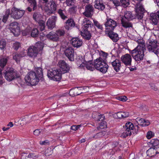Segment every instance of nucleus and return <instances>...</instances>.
I'll return each instance as SVG.
<instances>
[{
    "mask_svg": "<svg viewBox=\"0 0 159 159\" xmlns=\"http://www.w3.org/2000/svg\"><path fill=\"white\" fill-rule=\"evenodd\" d=\"M35 72L30 71L28 72L25 78V82L28 85H35L40 80H42L43 73L42 69L37 67L35 69Z\"/></svg>",
    "mask_w": 159,
    "mask_h": 159,
    "instance_id": "nucleus-1",
    "label": "nucleus"
},
{
    "mask_svg": "<svg viewBox=\"0 0 159 159\" xmlns=\"http://www.w3.org/2000/svg\"><path fill=\"white\" fill-rule=\"evenodd\" d=\"M43 43L41 42H38L35 45L30 46L28 49L27 52L28 55L30 57L34 58L36 57L39 51L43 50Z\"/></svg>",
    "mask_w": 159,
    "mask_h": 159,
    "instance_id": "nucleus-2",
    "label": "nucleus"
},
{
    "mask_svg": "<svg viewBox=\"0 0 159 159\" xmlns=\"http://www.w3.org/2000/svg\"><path fill=\"white\" fill-rule=\"evenodd\" d=\"M134 17L130 11H126L125 12L124 16L121 17V22L122 26L124 28H127L132 27V23L130 20H132Z\"/></svg>",
    "mask_w": 159,
    "mask_h": 159,
    "instance_id": "nucleus-3",
    "label": "nucleus"
},
{
    "mask_svg": "<svg viewBox=\"0 0 159 159\" xmlns=\"http://www.w3.org/2000/svg\"><path fill=\"white\" fill-rule=\"evenodd\" d=\"M84 57L78 56L77 58V64L80 68H83L85 66L88 70L93 71L94 69L92 62L91 60L87 61L84 59Z\"/></svg>",
    "mask_w": 159,
    "mask_h": 159,
    "instance_id": "nucleus-4",
    "label": "nucleus"
},
{
    "mask_svg": "<svg viewBox=\"0 0 159 159\" xmlns=\"http://www.w3.org/2000/svg\"><path fill=\"white\" fill-rule=\"evenodd\" d=\"M147 46L149 52L157 55L159 54V43L157 41L149 39L147 42Z\"/></svg>",
    "mask_w": 159,
    "mask_h": 159,
    "instance_id": "nucleus-5",
    "label": "nucleus"
},
{
    "mask_svg": "<svg viewBox=\"0 0 159 159\" xmlns=\"http://www.w3.org/2000/svg\"><path fill=\"white\" fill-rule=\"evenodd\" d=\"M3 74L5 79L9 82L15 79L17 76L16 71L11 67L7 68L3 71Z\"/></svg>",
    "mask_w": 159,
    "mask_h": 159,
    "instance_id": "nucleus-6",
    "label": "nucleus"
},
{
    "mask_svg": "<svg viewBox=\"0 0 159 159\" xmlns=\"http://www.w3.org/2000/svg\"><path fill=\"white\" fill-rule=\"evenodd\" d=\"M57 8V5L55 1L52 0L45 4L44 10L47 14L50 15L55 12Z\"/></svg>",
    "mask_w": 159,
    "mask_h": 159,
    "instance_id": "nucleus-7",
    "label": "nucleus"
},
{
    "mask_svg": "<svg viewBox=\"0 0 159 159\" xmlns=\"http://www.w3.org/2000/svg\"><path fill=\"white\" fill-rule=\"evenodd\" d=\"M48 78H50L51 80L57 81L61 80V75L58 70L56 69L48 71Z\"/></svg>",
    "mask_w": 159,
    "mask_h": 159,
    "instance_id": "nucleus-8",
    "label": "nucleus"
},
{
    "mask_svg": "<svg viewBox=\"0 0 159 159\" xmlns=\"http://www.w3.org/2000/svg\"><path fill=\"white\" fill-rule=\"evenodd\" d=\"M25 13L24 10L13 7L11 9V16L15 19H18L20 18L23 16Z\"/></svg>",
    "mask_w": 159,
    "mask_h": 159,
    "instance_id": "nucleus-9",
    "label": "nucleus"
},
{
    "mask_svg": "<svg viewBox=\"0 0 159 159\" xmlns=\"http://www.w3.org/2000/svg\"><path fill=\"white\" fill-rule=\"evenodd\" d=\"M137 42L138 43L137 46L129 52L131 54L135 53L136 51L140 50L142 51H145L146 50L145 42L143 39L139 40H137Z\"/></svg>",
    "mask_w": 159,
    "mask_h": 159,
    "instance_id": "nucleus-10",
    "label": "nucleus"
},
{
    "mask_svg": "<svg viewBox=\"0 0 159 159\" xmlns=\"http://www.w3.org/2000/svg\"><path fill=\"white\" fill-rule=\"evenodd\" d=\"M105 25L106 29L111 31L113 30L117 26V23L114 20L107 17Z\"/></svg>",
    "mask_w": 159,
    "mask_h": 159,
    "instance_id": "nucleus-11",
    "label": "nucleus"
},
{
    "mask_svg": "<svg viewBox=\"0 0 159 159\" xmlns=\"http://www.w3.org/2000/svg\"><path fill=\"white\" fill-rule=\"evenodd\" d=\"M89 91V88L88 87H77V89L71 90L70 93H74L72 96H75L81 93H85Z\"/></svg>",
    "mask_w": 159,
    "mask_h": 159,
    "instance_id": "nucleus-12",
    "label": "nucleus"
},
{
    "mask_svg": "<svg viewBox=\"0 0 159 159\" xmlns=\"http://www.w3.org/2000/svg\"><path fill=\"white\" fill-rule=\"evenodd\" d=\"M10 29L11 32L15 36H18L20 33V28L18 23L16 22H14L10 24Z\"/></svg>",
    "mask_w": 159,
    "mask_h": 159,
    "instance_id": "nucleus-13",
    "label": "nucleus"
},
{
    "mask_svg": "<svg viewBox=\"0 0 159 159\" xmlns=\"http://www.w3.org/2000/svg\"><path fill=\"white\" fill-rule=\"evenodd\" d=\"M74 49L72 47L66 48L64 51L65 55L70 61H74Z\"/></svg>",
    "mask_w": 159,
    "mask_h": 159,
    "instance_id": "nucleus-14",
    "label": "nucleus"
},
{
    "mask_svg": "<svg viewBox=\"0 0 159 159\" xmlns=\"http://www.w3.org/2000/svg\"><path fill=\"white\" fill-rule=\"evenodd\" d=\"M58 65L60 71L62 73L68 72L70 70L69 66L63 60L60 61Z\"/></svg>",
    "mask_w": 159,
    "mask_h": 159,
    "instance_id": "nucleus-15",
    "label": "nucleus"
},
{
    "mask_svg": "<svg viewBox=\"0 0 159 159\" xmlns=\"http://www.w3.org/2000/svg\"><path fill=\"white\" fill-rule=\"evenodd\" d=\"M94 9L93 6L89 4L85 7V11L83 14L87 17H91L93 14Z\"/></svg>",
    "mask_w": 159,
    "mask_h": 159,
    "instance_id": "nucleus-16",
    "label": "nucleus"
},
{
    "mask_svg": "<svg viewBox=\"0 0 159 159\" xmlns=\"http://www.w3.org/2000/svg\"><path fill=\"white\" fill-rule=\"evenodd\" d=\"M125 130L127 131V134L128 135H131L132 133L133 134L136 133L135 130L134 129L135 128L133 124L131 122H127L125 126H124Z\"/></svg>",
    "mask_w": 159,
    "mask_h": 159,
    "instance_id": "nucleus-17",
    "label": "nucleus"
},
{
    "mask_svg": "<svg viewBox=\"0 0 159 159\" xmlns=\"http://www.w3.org/2000/svg\"><path fill=\"white\" fill-rule=\"evenodd\" d=\"M57 18L56 16H52L48 19L46 24L48 29L52 30L55 27Z\"/></svg>",
    "mask_w": 159,
    "mask_h": 159,
    "instance_id": "nucleus-18",
    "label": "nucleus"
},
{
    "mask_svg": "<svg viewBox=\"0 0 159 159\" xmlns=\"http://www.w3.org/2000/svg\"><path fill=\"white\" fill-rule=\"evenodd\" d=\"M122 62L126 66H130L131 65L132 57L129 54H126L121 57Z\"/></svg>",
    "mask_w": 159,
    "mask_h": 159,
    "instance_id": "nucleus-19",
    "label": "nucleus"
},
{
    "mask_svg": "<svg viewBox=\"0 0 159 159\" xmlns=\"http://www.w3.org/2000/svg\"><path fill=\"white\" fill-rule=\"evenodd\" d=\"M105 34L109 37L114 42H117L119 39V37L118 34L111 31H105Z\"/></svg>",
    "mask_w": 159,
    "mask_h": 159,
    "instance_id": "nucleus-20",
    "label": "nucleus"
},
{
    "mask_svg": "<svg viewBox=\"0 0 159 159\" xmlns=\"http://www.w3.org/2000/svg\"><path fill=\"white\" fill-rule=\"evenodd\" d=\"M144 52L140 50L136 51V54L134 55V54H132V56L136 61L139 62L143 60Z\"/></svg>",
    "mask_w": 159,
    "mask_h": 159,
    "instance_id": "nucleus-21",
    "label": "nucleus"
},
{
    "mask_svg": "<svg viewBox=\"0 0 159 159\" xmlns=\"http://www.w3.org/2000/svg\"><path fill=\"white\" fill-rule=\"evenodd\" d=\"M107 64L105 60L103 59L102 57H99L94 61V66L95 68L101 66H104Z\"/></svg>",
    "mask_w": 159,
    "mask_h": 159,
    "instance_id": "nucleus-22",
    "label": "nucleus"
},
{
    "mask_svg": "<svg viewBox=\"0 0 159 159\" xmlns=\"http://www.w3.org/2000/svg\"><path fill=\"white\" fill-rule=\"evenodd\" d=\"M94 3V7L96 9L102 11L105 8V6L103 3V0H95Z\"/></svg>",
    "mask_w": 159,
    "mask_h": 159,
    "instance_id": "nucleus-23",
    "label": "nucleus"
},
{
    "mask_svg": "<svg viewBox=\"0 0 159 159\" xmlns=\"http://www.w3.org/2000/svg\"><path fill=\"white\" fill-rule=\"evenodd\" d=\"M75 23L74 20L71 18L68 19L65 22L64 26L65 29L69 30L75 27Z\"/></svg>",
    "mask_w": 159,
    "mask_h": 159,
    "instance_id": "nucleus-24",
    "label": "nucleus"
},
{
    "mask_svg": "<svg viewBox=\"0 0 159 159\" xmlns=\"http://www.w3.org/2000/svg\"><path fill=\"white\" fill-rule=\"evenodd\" d=\"M80 34L82 37L86 40H89L92 37L90 31L87 29H83L80 31Z\"/></svg>",
    "mask_w": 159,
    "mask_h": 159,
    "instance_id": "nucleus-25",
    "label": "nucleus"
},
{
    "mask_svg": "<svg viewBox=\"0 0 159 159\" xmlns=\"http://www.w3.org/2000/svg\"><path fill=\"white\" fill-rule=\"evenodd\" d=\"M83 29H87L89 27L93 26V24L92 22L88 18H84L83 20L82 24Z\"/></svg>",
    "mask_w": 159,
    "mask_h": 159,
    "instance_id": "nucleus-26",
    "label": "nucleus"
},
{
    "mask_svg": "<svg viewBox=\"0 0 159 159\" xmlns=\"http://www.w3.org/2000/svg\"><path fill=\"white\" fill-rule=\"evenodd\" d=\"M111 64L114 69L116 72H118L120 70L121 66L120 61L118 59H115L114 61L111 62Z\"/></svg>",
    "mask_w": 159,
    "mask_h": 159,
    "instance_id": "nucleus-27",
    "label": "nucleus"
},
{
    "mask_svg": "<svg viewBox=\"0 0 159 159\" xmlns=\"http://www.w3.org/2000/svg\"><path fill=\"white\" fill-rule=\"evenodd\" d=\"M71 43L74 47L79 48L82 45V41L79 38H73L71 39Z\"/></svg>",
    "mask_w": 159,
    "mask_h": 159,
    "instance_id": "nucleus-28",
    "label": "nucleus"
},
{
    "mask_svg": "<svg viewBox=\"0 0 159 159\" xmlns=\"http://www.w3.org/2000/svg\"><path fill=\"white\" fill-rule=\"evenodd\" d=\"M46 36L48 39L53 41H57L59 39V37L56 33L53 31L50 32Z\"/></svg>",
    "mask_w": 159,
    "mask_h": 159,
    "instance_id": "nucleus-29",
    "label": "nucleus"
},
{
    "mask_svg": "<svg viewBox=\"0 0 159 159\" xmlns=\"http://www.w3.org/2000/svg\"><path fill=\"white\" fill-rule=\"evenodd\" d=\"M129 116V113L127 112L119 111L114 114V116L115 118L119 119L126 118L128 117Z\"/></svg>",
    "mask_w": 159,
    "mask_h": 159,
    "instance_id": "nucleus-30",
    "label": "nucleus"
},
{
    "mask_svg": "<svg viewBox=\"0 0 159 159\" xmlns=\"http://www.w3.org/2000/svg\"><path fill=\"white\" fill-rule=\"evenodd\" d=\"M147 155L152 157L158 154L156 147H152L149 148L146 152Z\"/></svg>",
    "mask_w": 159,
    "mask_h": 159,
    "instance_id": "nucleus-31",
    "label": "nucleus"
},
{
    "mask_svg": "<svg viewBox=\"0 0 159 159\" xmlns=\"http://www.w3.org/2000/svg\"><path fill=\"white\" fill-rule=\"evenodd\" d=\"M92 117L95 120L98 121H102L104 119V116L103 115L100 114L98 113L93 114Z\"/></svg>",
    "mask_w": 159,
    "mask_h": 159,
    "instance_id": "nucleus-32",
    "label": "nucleus"
},
{
    "mask_svg": "<svg viewBox=\"0 0 159 159\" xmlns=\"http://www.w3.org/2000/svg\"><path fill=\"white\" fill-rule=\"evenodd\" d=\"M57 12L62 19L64 20L67 18L66 15V12L65 9H59L57 11Z\"/></svg>",
    "mask_w": 159,
    "mask_h": 159,
    "instance_id": "nucleus-33",
    "label": "nucleus"
},
{
    "mask_svg": "<svg viewBox=\"0 0 159 159\" xmlns=\"http://www.w3.org/2000/svg\"><path fill=\"white\" fill-rule=\"evenodd\" d=\"M25 54L24 52H21L19 54H16L13 56V59L17 62L20 61V59L25 57Z\"/></svg>",
    "mask_w": 159,
    "mask_h": 159,
    "instance_id": "nucleus-34",
    "label": "nucleus"
},
{
    "mask_svg": "<svg viewBox=\"0 0 159 159\" xmlns=\"http://www.w3.org/2000/svg\"><path fill=\"white\" fill-rule=\"evenodd\" d=\"M34 20L36 22H38L42 20V16L39 12H35L33 15Z\"/></svg>",
    "mask_w": 159,
    "mask_h": 159,
    "instance_id": "nucleus-35",
    "label": "nucleus"
},
{
    "mask_svg": "<svg viewBox=\"0 0 159 159\" xmlns=\"http://www.w3.org/2000/svg\"><path fill=\"white\" fill-rule=\"evenodd\" d=\"M135 10V12L139 11L144 12V9L141 2H139L136 5Z\"/></svg>",
    "mask_w": 159,
    "mask_h": 159,
    "instance_id": "nucleus-36",
    "label": "nucleus"
},
{
    "mask_svg": "<svg viewBox=\"0 0 159 159\" xmlns=\"http://www.w3.org/2000/svg\"><path fill=\"white\" fill-rule=\"evenodd\" d=\"M150 19L154 25L157 24L158 18L156 13H151L150 14Z\"/></svg>",
    "mask_w": 159,
    "mask_h": 159,
    "instance_id": "nucleus-37",
    "label": "nucleus"
},
{
    "mask_svg": "<svg viewBox=\"0 0 159 159\" xmlns=\"http://www.w3.org/2000/svg\"><path fill=\"white\" fill-rule=\"evenodd\" d=\"M108 67L109 66L108 65L106 64L105 65V66H101L96 68V69L102 73L104 74L107 72Z\"/></svg>",
    "mask_w": 159,
    "mask_h": 159,
    "instance_id": "nucleus-38",
    "label": "nucleus"
},
{
    "mask_svg": "<svg viewBox=\"0 0 159 159\" xmlns=\"http://www.w3.org/2000/svg\"><path fill=\"white\" fill-rule=\"evenodd\" d=\"M11 13L10 9H8L6 10L5 11V14L3 16V18L2 19V21L4 23L6 22L10 15H11Z\"/></svg>",
    "mask_w": 159,
    "mask_h": 159,
    "instance_id": "nucleus-39",
    "label": "nucleus"
},
{
    "mask_svg": "<svg viewBox=\"0 0 159 159\" xmlns=\"http://www.w3.org/2000/svg\"><path fill=\"white\" fill-rule=\"evenodd\" d=\"M139 123L140 125L142 126H145L149 125L150 123L149 120H146L143 119H141L139 120Z\"/></svg>",
    "mask_w": 159,
    "mask_h": 159,
    "instance_id": "nucleus-40",
    "label": "nucleus"
},
{
    "mask_svg": "<svg viewBox=\"0 0 159 159\" xmlns=\"http://www.w3.org/2000/svg\"><path fill=\"white\" fill-rule=\"evenodd\" d=\"M7 59L6 58H2L0 59V66L3 68L6 65L7 62Z\"/></svg>",
    "mask_w": 159,
    "mask_h": 159,
    "instance_id": "nucleus-41",
    "label": "nucleus"
},
{
    "mask_svg": "<svg viewBox=\"0 0 159 159\" xmlns=\"http://www.w3.org/2000/svg\"><path fill=\"white\" fill-rule=\"evenodd\" d=\"M39 34V31L36 28L33 29L32 30H31L30 35L32 37H37L38 36Z\"/></svg>",
    "mask_w": 159,
    "mask_h": 159,
    "instance_id": "nucleus-42",
    "label": "nucleus"
},
{
    "mask_svg": "<svg viewBox=\"0 0 159 159\" xmlns=\"http://www.w3.org/2000/svg\"><path fill=\"white\" fill-rule=\"evenodd\" d=\"M121 5L125 7H126L129 5V0H120Z\"/></svg>",
    "mask_w": 159,
    "mask_h": 159,
    "instance_id": "nucleus-43",
    "label": "nucleus"
},
{
    "mask_svg": "<svg viewBox=\"0 0 159 159\" xmlns=\"http://www.w3.org/2000/svg\"><path fill=\"white\" fill-rule=\"evenodd\" d=\"M6 42L4 39L0 40V48L2 50H4L6 48Z\"/></svg>",
    "mask_w": 159,
    "mask_h": 159,
    "instance_id": "nucleus-44",
    "label": "nucleus"
},
{
    "mask_svg": "<svg viewBox=\"0 0 159 159\" xmlns=\"http://www.w3.org/2000/svg\"><path fill=\"white\" fill-rule=\"evenodd\" d=\"M150 143L153 146V147H156L159 144V140L157 139H152Z\"/></svg>",
    "mask_w": 159,
    "mask_h": 159,
    "instance_id": "nucleus-45",
    "label": "nucleus"
},
{
    "mask_svg": "<svg viewBox=\"0 0 159 159\" xmlns=\"http://www.w3.org/2000/svg\"><path fill=\"white\" fill-rule=\"evenodd\" d=\"M107 127V123L104 121H102L100 123L99 126L97 127V129L99 130V129H103Z\"/></svg>",
    "mask_w": 159,
    "mask_h": 159,
    "instance_id": "nucleus-46",
    "label": "nucleus"
},
{
    "mask_svg": "<svg viewBox=\"0 0 159 159\" xmlns=\"http://www.w3.org/2000/svg\"><path fill=\"white\" fill-rule=\"evenodd\" d=\"M39 25V28L41 31L45 29V24L44 21L42 20L38 22Z\"/></svg>",
    "mask_w": 159,
    "mask_h": 159,
    "instance_id": "nucleus-47",
    "label": "nucleus"
},
{
    "mask_svg": "<svg viewBox=\"0 0 159 159\" xmlns=\"http://www.w3.org/2000/svg\"><path fill=\"white\" fill-rule=\"evenodd\" d=\"M28 1L30 3L31 7H33V10H35L37 7V4L35 0H28Z\"/></svg>",
    "mask_w": 159,
    "mask_h": 159,
    "instance_id": "nucleus-48",
    "label": "nucleus"
},
{
    "mask_svg": "<svg viewBox=\"0 0 159 159\" xmlns=\"http://www.w3.org/2000/svg\"><path fill=\"white\" fill-rule=\"evenodd\" d=\"M105 134L106 133L105 131L100 132L97 133L93 136V137L96 139L102 137L104 136Z\"/></svg>",
    "mask_w": 159,
    "mask_h": 159,
    "instance_id": "nucleus-49",
    "label": "nucleus"
},
{
    "mask_svg": "<svg viewBox=\"0 0 159 159\" xmlns=\"http://www.w3.org/2000/svg\"><path fill=\"white\" fill-rule=\"evenodd\" d=\"M143 12H136V18L138 19H141L143 16Z\"/></svg>",
    "mask_w": 159,
    "mask_h": 159,
    "instance_id": "nucleus-50",
    "label": "nucleus"
},
{
    "mask_svg": "<svg viewBox=\"0 0 159 159\" xmlns=\"http://www.w3.org/2000/svg\"><path fill=\"white\" fill-rule=\"evenodd\" d=\"M30 29V28L29 27L23 30L22 32L23 35L26 36L30 34L31 30Z\"/></svg>",
    "mask_w": 159,
    "mask_h": 159,
    "instance_id": "nucleus-51",
    "label": "nucleus"
},
{
    "mask_svg": "<svg viewBox=\"0 0 159 159\" xmlns=\"http://www.w3.org/2000/svg\"><path fill=\"white\" fill-rule=\"evenodd\" d=\"M94 25L98 29L102 30V25L100 24L97 20H93Z\"/></svg>",
    "mask_w": 159,
    "mask_h": 159,
    "instance_id": "nucleus-52",
    "label": "nucleus"
},
{
    "mask_svg": "<svg viewBox=\"0 0 159 159\" xmlns=\"http://www.w3.org/2000/svg\"><path fill=\"white\" fill-rule=\"evenodd\" d=\"M56 33L59 37V36H63L65 34V31L63 30H58L56 31Z\"/></svg>",
    "mask_w": 159,
    "mask_h": 159,
    "instance_id": "nucleus-53",
    "label": "nucleus"
},
{
    "mask_svg": "<svg viewBox=\"0 0 159 159\" xmlns=\"http://www.w3.org/2000/svg\"><path fill=\"white\" fill-rule=\"evenodd\" d=\"M20 47V43L18 42H15L13 45V48L16 50H18Z\"/></svg>",
    "mask_w": 159,
    "mask_h": 159,
    "instance_id": "nucleus-54",
    "label": "nucleus"
},
{
    "mask_svg": "<svg viewBox=\"0 0 159 159\" xmlns=\"http://www.w3.org/2000/svg\"><path fill=\"white\" fill-rule=\"evenodd\" d=\"M111 2L116 7L119 6L121 5L120 1L119 2L117 0H110Z\"/></svg>",
    "mask_w": 159,
    "mask_h": 159,
    "instance_id": "nucleus-55",
    "label": "nucleus"
},
{
    "mask_svg": "<svg viewBox=\"0 0 159 159\" xmlns=\"http://www.w3.org/2000/svg\"><path fill=\"white\" fill-rule=\"evenodd\" d=\"M154 135V134L151 131H149L147 133L146 137L148 139H150L153 137Z\"/></svg>",
    "mask_w": 159,
    "mask_h": 159,
    "instance_id": "nucleus-56",
    "label": "nucleus"
},
{
    "mask_svg": "<svg viewBox=\"0 0 159 159\" xmlns=\"http://www.w3.org/2000/svg\"><path fill=\"white\" fill-rule=\"evenodd\" d=\"M74 0H66V3L67 6H70L74 4Z\"/></svg>",
    "mask_w": 159,
    "mask_h": 159,
    "instance_id": "nucleus-57",
    "label": "nucleus"
},
{
    "mask_svg": "<svg viewBox=\"0 0 159 159\" xmlns=\"http://www.w3.org/2000/svg\"><path fill=\"white\" fill-rule=\"evenodd\" d=\"M118 99L123 102H125L127 100V98L126 96H121L119 97Z\"/></svg>",
    "mask_w": 159,
    "mask_h": 159,
    "instance_id": "nucleus-58",
    "label": "nucleus"
},
{
    "mask_svg": "<svg viewBox=\"0 0 159 159\" xmlns=\"http://www.w3.org/2000/svg\"><path fill=\"white\" fill-rule=\"evenodd\" d=\"M28 157L29 158H32L34 159L38 157V156L34 153H30L28 155Z\"/></svg>",
    "mask_w": 159,
    "mask_h": 159,
    "instance_id": "nucleus-59",
    "label": "nucleus"
},
{
    "mask_svg": "<svg viewBox=\"0 0 159 159\" xmlns=\"http://www.w3.org/2000/svg\"><path fill=\"white\" fill-rule=\"evenodd\" d=\"M100 54L101 56H102L104 57L103 59H104L105 58H106L108 54L107 53L104 52L103 51H102L100 52Z\"/></svg>",
    "mask_w": 159,
    "mask_h": 159,
    "instance_id": "nucleus-60",
    "label": "nucleus"
},
{
    "mask_svg": "<svg viewBox=\"0 0 159 159\" xmlns=\"http://www.w3.org/2000/svg\"><path fill=\"white\" fill-rule=\"evenodd\" d=\"M40 143L41 145H47L48 144L49 142L48 140H46L44 141H40Z\"/></svg>",
    "mask_w": 159,
    "mask_h": 159,
    "instance_id": "nucleus-61",
    "label": "nucleus"
},
{
    "mask_svg": "<svg viewBox=\"0 0 159 159\" xmlns=\"http://www.w3.org/2000/svg\"><path fill=\"white\" fill-rule=\"evenodd\" d=\"M80 125H73L71 127V129L73 130H76L78 129L80 127Z\"/></svg>",
    "mask_w": 159,
    "mask_h": 159,
    "instance_id": "nucleus-62",
    "label": "nucleus"
},
{
    "mask_svg": "<svg viewBox=\"0 0 159 159\" xmlns=\"http://www.w3.org/2000/svg\"><path fill=\"white\" fill-rule=\"evenodd\" d=\"M41 132L40 129H36L34 131V134L35 135L38 136L40 134Z\"/></svg>",
    "mask_w": 159,
    "mask_h": 159,
    "instance_id": "nucleus-63",
    "label": "nucleus"
},
{
    "mask_svg": "<svg viewBox=\"0 0 159 159\" xmlns=\"http://www.w3.org/2000/svg\"><path fill=\"white\" fill-rule=\"evenodd\" d=\"M127 131H125V132H123L121 135V137H123V138H125L126 137L130 136L131 135H128L127 134Z\"/></svg>",
    "mask_w": 159,
    "mask_h": 159,
    "instance_id": "nucleus-64",
    "label": "nucleus"
}]
</instances>
